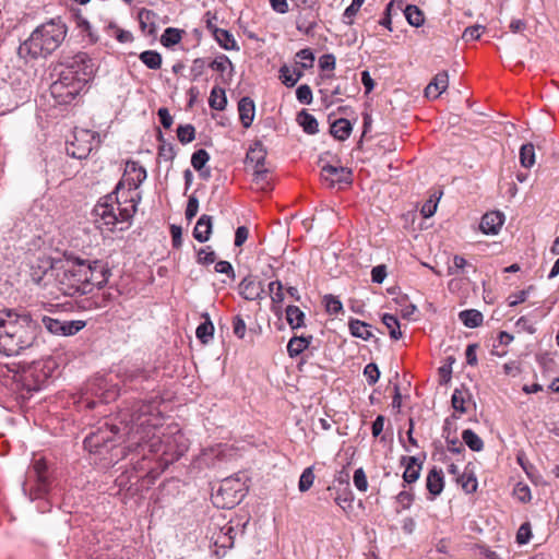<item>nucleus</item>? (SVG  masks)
<instances>
[{
    "label": "nucleus",
    "instance_id": "1",
    "mask_svg": "<svg viewBox=\"0 0 559 559\" xmlns=\"http://www.w3.org/2000/svg\"><path fill=\"white\" fill-rule=\"evenodd\" d=\"M152 403L138 402L133 405L130 419L126 424L130 449L147 447L151 453L163 452L169 456L166 462L178 460L188 449L181 431L175 427L169 432L159 433L162 417Z\"/></svg>",
    "mask_w": 559,
    "mask_h": 559
},
{
    "label": "nucleus",
    "instance_id": "2",
    "mask_svg": "<svg viewBox=\"0 0 559 559\" xmlns=\"http://www.w3.org/2000/svg\"><path fill=\"white\" fill-rule=\"evenodd\" d=\"M51 269L43 276L34 274L38 283L47 275H55V287L64 296L75 297L93 293L104 287L109 277V270L102 261H88L79 258L52 262L45 260L41 265Z\"/></svg>",
    "mask_w": 559,
    "mask_h": 559
},
{
    "label": "nucleus",
    "instance_id": "3",
    "mask_svg": "<svg viewBox=\"0 0 559 559\" xmlns=\"http://www.w3.org/2000/svg\"><path fill=\"white\" fill-rule=\"evenodd\" d=\"M39 326L26 312L0 311V354L19 355L34 345Z\"/></svg>",
    "mask_w": 559,
    "mask_h": 559
},
{
    "label": "nucleus",
    "instance_id": "4",
    "mask_svg": "<svg viewBox=\"0 0 559 559\" xmlns=\"http://www.w3.org/2000/svg\"><path fill=\"white\" fill-rule=\"evenodd\" d=\"M95 64L86 52L66 57L60 62L59 79L52 83L51 93L67 103L75 98L94 78Z\"/></svg>",
    "mask_w": 559,
    "mask_h": 559
},
{
    "label": "nucleus",
    "instance_id": "5",
    "mask_svg": "<svg viewBox=\"0 0 559 559\" xmlns=\"http://www.w3.org/2000/svg\"><path fill=\"white\" fill-rule=\"evenodd\" d=\"M68 34L67 25L61 19H51L38 25L17 48L21 59L28 61L47 58L56 51Z\"/></svg>",
    "mask_w": 559,
    "mask_h": 559
},
{
    "label": "nucleus",
    "instance_id": "6",
    "mask_svg": "<svg viewBox=\"0 0 559 559\" xmlns=\"http://www.w3.org/2000/svg\"><path fill=\"white\" fill-rule=\"evenodd\" d=\"M121 194L106 195L94 207V214L97 217L96 222L112 230L118 223H128L136 212V203L134 195L123 198Z\"/></svg>",
    "mask_w": 559,
    "mask_h": 559
},
{
    "label": "nucleus",
    "instance_id": "7",
    "mask_svg": "<svg viewBox=\"0 0 559 559\" xmlns=\"http://www.w3.org/2000/svg\"><path fill=\"white\" fill-rule=\"evenodd\" d=\"M146 179V170L138 162L128 160L121 180L116 187L115 194H121L122 198L134 195V202L138 204L140 194L136 192L141 183Z\"/></svg>",
    "mask_w": 559,
    "mask_h": 559
},
{
    "label": "nucleus",
    "instance_id": "8",
    "mask_svg": "<svg viewBox=\"0 0 559 559\" xmlns=\"http://www.w3.org/2000/svg\"><path fill=\"white\" fill-rule=\"evenodd\" d=\"M96 133L80 129L73 133V140L67 144V154L73 158H86L97 143Z\"/></svg>",
    "mask_w": 559,
    "mask_h": 559
},
{
    "label": "nucleus",
    "instance_id": "9",
    "mask_svg": "<svg viewBox=\"0 0 559 559\" xmlns=\"http://www.w3.org/2000/svg\"><path fill=\"white\" fill-rule=\"evenodd\" d=\"M116 426H108L98 428L96 431L91 432L84 440V445L91 452L102 453V449H108V443L112 442L118 433Z\"/></svg>",
    "mask_w": 559,
    "mask_h": 559
},
{
    "label": "nucleus",
    "instance_id": "10",
    "mask_svg": "<svg viewBox=\"0 0 559 559\" xmlns=\"http://www.w3.org/2000/svg\"><path fill=\"white\" fill-rule=\"evenodd\" d=\"M321 178L330 188L336 185H349L352 170L343 166L324 165L321 169Z\"/></svg>",
    "mask_w": 559,
    "mask_h": 559
},
{
    "label": "nucleus",
    "instance_id": "11",
    "mask_svg": "<svg viewBox=\"0 0 559 559\" xmlns=\"http://www.w3.org/2000/svg\"><path fill=\"white\" fill-rule=\"evenodd\" d=\"M239 293L247 300H260L263 298L264 287L252 276H246L239 284Z\"/></svg>",
    "mask_w": 559,
    "mask_h": 559
},
{
    "label": "nucleus",
    "instance_id": "12",
    "mask_svg": "<svg viewBox=\"0 0 559 559\" xmlns=\"http://www.w3.org/2000/svg\"><path fill=\"white\" fill-rule=\"evenodd\" d=\"M449 86V75L447 71L437 73L431 82L425 88L427 98L437 99Z\"/></svg>",
    "mask_w": 559,
    "mask_h": 559
},
{
    "label": "nucleus",
    "instance_id": "13",
    "mask_svg": "<svg viewBox=\"0 0 559 559\" xmlns=\"http://www.w3.org/2000/svg\"><path fill=\"white\" fill-rule=\"evenodd\" d=\"M504 223V215L499 211L486 213L480 222V229L487 235H497Z\"/></svg>",
    "mask_w": 559,
    "mask_h": 559
},
{
    "label": "nucleus",
    "instance_id": "14",
    "mask_svg": "<svg viewBox=\"0 0 559 559\" xmlns=\"http://www.w3.org/2000/svg\"><path fill=\"white\" fill-rule=\"evenodd\" d=\"M266 158V152L260 142L253 143V145L250 146L247 156L246 162L249 166L252 167L253 170L257 169H263L265 168L264 162Z\"/></svg>",
    "mask_w": 559,
    "mask_h": 559
},
{
    "label": "nucleus",
    "instance_id": "15",
    "mask_svg": "<svg viewBox=\"0 0 559 559\" xmlns=\"http://www.w3.org/2000/svg\"><path fill=\"white\" fill-rule=\"evenodd\" d=\"M401 464L405 465L404 481L407 484L415 483L420 475L421 462L415 456H402Z\"/></svg>",
    "mask_w": 559,
    "mask_h": 559
},
{
    "label": "nucleus",
    "instance_id": "16",
    "mask_svg": "<svg viewBox=\"0 0 559 559\" xmlns=\"http://www.w3.org/2000/svg\"><path fill=\"white\" fill-rule=\"evenodd\" d=\"M239 119L243 128H249L254 119L255 105L250 97H242L238 103Z\"/></svg>",
    "mask_w": 559,
    "mask_h": 559
},
{
    "label": "nucleus",
    "instance_id": "17",
    "mask_svg": "<svg viewBox=\"0 0 559 559\" xmlns=\"http://www.w3.org/2000/svg\"><path fill=\"white\" fill-rule=\"evenodd\" d=\"M269 295L271 297V300H272V307H271V310L277 314L281 312L282 310V305L284 302V299H285V294H284V286L282 284L281 281H273L271 283H269Z\"/></svg>",
    "mask_w": 559,
    "mask_h": 559
},
{
    "label": "nucleus",
    "instance_id": "18",
    "mask_svg": "<svg viewBox=\"0 0 559 559\" xmlns=\"http://www.w3.org/2000/svg\"><path fill=\"white\" fill-rule=\"evenodd\" d=\"M212 216L203 214L198 219L194 229H193V237L200 241L205 242L210 239V236L212 234Z\"/></svg>",
    "mask_w": 559,
    "mask_h": 559
},
{
    "label": "nucleus",
    "instance_id": "19",
    "mask_svg": "<svg viewBox=\"0 0 559 559\" xmlns=\"http://www.w3.org/2000/svg\"><path fill=\"white\" fill-rule=\"evenodd\" d=\"M426 487L433 497L442 492L444 487L442 469H438L436 467L430 469V472L427 475Z\"/></svg>",
    "mask_w": 559,
    "mask_h": 559
},
{
    "label": "nucleus",
    "instance_id": "20",
    "mask_svg": "<svg viewBox=\"0 0 559 559\" xmlns=\"http://www.w3.org/2000/svg\"><path fill=\"white\" fill-rule=\"evenodd\" d=\"M312 336H294L287 344V353L294 358L300 355L310 345Z\"/></svg>",
    "mask_w": 559,
    "mask_h": 559
},
{
    "label": "nucleus",
    "instance_id": "21",
    "mask_svg": "<svg viewBox=\"0 0 559 559\" xmlns=\"http://www.w3.org/2000/svg\"><path fill=\"white\" fill-rule=\"evenodd\" d=\"M214 38L219 46L226 50H239L234 36L226 29L215 28L213 31Z\"/></svg>",
    "mask_w": 559,
    "mask_h": 559
},
{
    "label": "nucleus",
    "instance_id": "22",
    "mask_svg": "<svg viewBox=\"0 0 559 559\" xmlns=\"http://www.w3.org/2000/svg\"><path fill=\"white\" fill-rule=\"evenodd\" d=\"M297 121L306 133L316 134L319 132L317 119L308 111L301 110L297 116Z\"/></svg>",
    "mask_w": 559,
    "mask_h": 559
},
{
    "label": "nucleus",
    "instance_id": "23",
    "mask_svg": "<svg viewBox=\"0 0 559 559\" xmlns=\"http://www.w3.org/2000/svg\"><path fill=\"white\" fill-rule=\"evenodd\" d=\"M352 124L349 120L341 118L335 120L331 126V134L341 141L346 140L352 132Z\"/></svg>",
    "mask_w": 559,
    "mask_h": 559
},
{
    "label": "nucleus",
    "instance_id": "24",
    "mask_svg": "<svg viewBox=\"0 0 559 559\" xmlns=\"http://www.w3.org/2000/svg\"><path fill=\"white\" fill-rule=\"evenodd\" d=\"M45 260L46 259L38 260L37 265H32V269H31V280H32V282L34 284L38 285V286H41V287H48L51 283L55 285V275H47L45 277V280H43V283H38L34 278V274L35 273L38 276H43L44 273H48L51 270V269H45L44 266H41L44 264Z\"/></svg>",
    "mask_w": 559,
    "mask_h": 559
},
{
    "label": "nucleus",
    "instance_id": "25",
    "mask_svg": "<svg viewBox=\"0 0 559 559\" xmlns=\"http://www.w3.org/2000/svg\"><path fill=\"white\" fill-rule=\"evenodd\" d=\"M302 75L304 73L300 70L294 69L292 71L287 66H283L280 69V79L287 87L295 86Z\"/></svg>",
    "mask_w": 559,
    "mask_h": 559
},
{
    "label": "nucleus",
    "instance_id": "26",
    "mask_svg": "<svg viewBox=\"0 0 559 559\" xmlns=\"http://www.w3.org/2000/svg\"><path fill=\"white\" fill-rule=\"evenodd\" d=\"M460 320L463 322V324L467 328H477L483 323V314L478 310H464L461 311Z\"/></svg>",
    "mask_w": 559,
    "mask_h": 559
},
{
    "label": "nucleus",
    "instance_id": "27",
    "mask_svg": "<svg viewBox=\"0 0 559 559\" xmlns=\"http://www.w3.org/2000/svg\"><path fill=\"white\" fill-rule=\"evenodd\" d=\"M404 14L412 26L419 27L425 22L424 13L417 5L408 4L404 10Z\"/></svg>",
    "mask_w": 559,
    "mask_h": 559
},
{
    "label": "nucleus",
    "instance_id": "28",
    "mask_svg": "<svg viewBox=\"0 0 559 559\" xmlns=\"http://www.w3.org/2000/svg\"><path fill=\"white\" fill-rule=\"evenodd\" d=\"M369 325L360 320L352 319L349 321V331L352 335L362 338L369 340L372 336L371 331L369 330Z\"/></svg>",
    "mask_w": 559,
    "mask_h": 559
},
{
    "label": "nucleus",
    "instance_id": "29",
    "mask_svg": "<svg viewBox=\"0 0 559 559\" xmlns=\"http://www.w3.org/2000/svg\"><path fill=\"white\" fill-rule=\"evenodd\" d=\"M286 320L292 329H298L304 325L305 313L297 306H288Z\"/></svg>",
    "mask_w": 559,
    "mask_h": 559
},
{
    "label": "nucleus",
    "instance_id": "30",
    "mask_svg": "<svg viewBox=\"0 0 559 559\" xmlns=\"http://www.w3.org/2000/svg\"><path fill=\"white\" fill-rule=\"evenodd\" d=\"M85 326V322L81 320L61 321L57 335L71 336L76 334Z\"/></svg>",
    "mask_w": 559,
    "mask_h": 559
},
{
    "label": "nucleus",
    "instance_id": "31",
    "mask_svg": "<svg viewBox=\"0 0 559 559\" xmlns=\"http://www.w3.org/2000/svg\"><path fill=\"white\" fill-rule=\"evenodd\" d=\"M210 107L215 110H223L226 107L227 98L223 88L214 87L209 98Z\"/></svg>",
    "mask_w": 559,
    "mask_h": 559
},
{
    "label": "nucleus",
    "instance_id": "32",
    "mask_svg": "<svg viewBox=\"0 0 559 559\" xmlns=\"http://www.w3.org/2000/svg\"><path fill=\"white\" fill-rule=\"evenodd\" d=\"M520 163L525 168H531L535 164V148L532 143H526L521 146Z\"/></svg>",
    "mask_w": 559,
    "mask_h": 559
},
{
    "label": "nucleus",
    "instance_id": "33",
    "mask_svg": "<svg viewBox=\"0 0 559 559\" xmlns=\"http://www.w3.org/2000/svg\"><path fill=\"white\" fill-rule=\"evenodd\" d=\"M382 323L389 330L391 338L400 340L402 337V332L400 330V322L395 316L389 314V313L383 314Z\"/></svg>",
    "mask_w": 559,
    "mask_h": 559
},
{
    "label": "nucleus",
    "instance_id": "34",
    "mask_svg": "<svg viewBox=\"0 0 559 559\" xmlns=\"http://www.w3.org/2000/svg\"><path fill=\"white\" fill-rule=\"evenodd\" d=\"M140 60L152 70H157L162 66V56L154 50H145L140 55Z\"/></svg>",
    "mask_w": 559,
    "mask_h": 559
},
{
    "label": "nucleus",
    "instance_id": "35",
    "mask_svg": "<svg viewBox=\"0 0 559 559\" xmlns=\"http://www.w3.org/2000/svg\"><path fill=\"white\" fill-rule=\"evenodd\" d=\"M252 181L257 190L267 191L271 189L269 171L266 168L253 170Z\"/></svg>",
    "mask_w": 559,
    "mask_h": 559
},
{
    "label": "nucleus",
    "instance_id": "36",
    "mask_svg": "<svg viewBox=\"0 0 559 559\" xmlns=\"http://www.w3.org/2000/svg\"><path fill=\"white\" fill-rule=\"evenodd\" d=\"M462 439L473 451L479 452L484 448L483 440L472 429H465L462 433Z\"/></svg>",
    "mask_w": 559,
    "mask_h": 559
},
{
    "label": "nucleus",
    "instance_id": "37",
    "mask_svg": "<svg viewBox=\"0 0 559 559\" xmlns=\"http://www.w3.org/2000/svg\"><path fill=\"white\" fill-rule=\"evenodd\" d=\"M182 31L174 27H168L164 31L160 41L165 47H171L181 40Z\"/></svg>",
    "mask_w": 559,
    "mask_h": 559
},
{
    "label": "nucleus",
    "instance_id": "38",
    "mask_svg": "<svg viewBox=\"0 0 559 559\" xmlns=\"http://www.w3.org/2000/svg\"><path fill=\"white\" fill-rule=\"evenodd\" d=\"M466 396H467V393L465 391H463L461 389L454 390L452 397H451V403H452V407L454 408L455 412H459L460 414L466 413V408H465Z\"/></svg>",
    "mask_w": 559,
    "mask_h": 559
},
{
    "label": "nucleus",
    "instance_id": "39",
    "mask_svg": "<svg viewBox=\"0 0 559 559\" xmlns=\"http://www.w3.org/2000/svg\"><path fill=\"white\" fill-rule=\"evenodd\" d=\"M214 326L212 322L207 319L204 323H201L195 331L197 337L203 343L206 344L213 337Z\"/></svg>",
    "mask_w": 559,
    "mask_h": 559
},
{
    "label": "nucleus",
    "instance_id": "40",
    "mask_svg": "<svg viewBox=\"0 0 559 559\" xmlns=\"http://www.w3.org/2000/svg\"><path fill=\"white\" fill-rule=\"evenodd\" d=\"M177 136L182 144H188L194 140L195 129L189 123L179 126L177 129Z\"/></svg>",
    "mask_w": 559,
    "mask_h": 559
},
{
    "label": "nucleus",
    "instance_id": "41",
    "mask_svg": "<svg viewBox=\"0 0 559 559\" xmlns=\"http://www.w3.org/2000/svg\"><path fill=\"white\" fill-rule=\"evenodd\" d=\"M314 481V474L312 467H307L300 475L298 488L301 492H305L311 488Z\"/></svg>",
    "mask_w": 559,
    "mask_h": 559
},
{
    "label": "nucleus",
    "instance_id": "42",
    "mask_svg": "<svg viewBox=\"0 0 559 559\" xmlns=\"http://www.w3.org/2000/svg\"><path fill=\"white\" fill-rule=\"evenodd\" d=\"M209 159H210L209 153L205 150L200 148L192 154L191 165L195 170L199 171L204 167V165L209 162Z\"/></svg>",
    "mask_w": 559,
    "mask_h": 559
},
{
    "label": "nucleus",
    "instance_id": "43",
    "mask_svg": "<svg viewBox=\"0 0 559 559\" xmlns=\"http://www.w3.org/2000/svg\"><path fill=\"white\" fill-rule=\"evenodd\" d=\"M457 481L461 484L463 490L467 493L474 492L477 489V480L472 473H464L460 476Z\"/></svg>",
    "mask_w": 559,
    "mask_h": 559
},
{
    "label": "nucleus",
    "instance_id": "44",
    "mask_svg": "<svg viewBox=\"0 0 559 559\" xmlns=\"http://www.w3.org/2000/svg\"><path fill=\"white\" fill-rule=\"evenodd\" d=\"M296 58L299 59V64L302 69H310L313 67L314 55L311 49L305 48L296 53Z\"/></svg>",
    "mask_w": 559,
    "mask_h": 559
},
{
    "label": "nucleus",
    "instance_id": "45",
    "mask_svg": "<svg viewBox=\"0 0 559 559\" xmlns=\"http://www.w3.org/2000/svg\"><path fill=\"white\" fill-rule=\"evenodd\" d=\"M324 305L326 312L330 314H338L340 312H343V305L341 300L333 295L324 296Z\"/></svg>",
    "mask_w": 559,
    "mask_h": 559
},
{
    "label": "nucleus",
    "instance_id": "46",
    "mask_svg": "<svg viewBox=\"0 0 559 559\" xmlns=\"http://www.w3.org/2000/svg\"><path fill=\"white\" fill-rule=\"evenodd\" d=\"M485 27L483 25L476 24L473 26H468L464 29L462 34V39L464 41H472L478 39L484 33Z\"/></svg>",
    "mask_w": 559,
    "mask_h": 559
},
{
    "label": "nucleus",
    "instance_id": "47",
    "mask_svg": "<svg viewBox=\"0 0 559 559\" xmlns=\"http://www.w3.org/2000/svg\"><path fill=\"white\" fill-rule=\"evenodd\" d=\"M364 374L367 379L369 385H373L378 382L380 378V371L376 364L370 362L364 369Z\"/></svg>",
    "mask_w": 559,
    "mask_h": 559
},
{
    "label": "nucleus",
    "instance_id": "48",
    "mask_svg": "<svg viewBox=\"0 0 559 559\" xmlns=\"http://www.w3.org/2000/svg\"><path fill=\"white\" fill-rule=\"evenodd\" d=\"M33 468L36 474L38 484L41 487L40 489H44V487L46 485V479H47L46 478V469H47L46 462L44 460L35 461Z\"/></svg>",
    "mask_w": 559,
    "mask_h": 559
},
{
    "label": "nucleus",
    "instance_id": "49",
    "mask_svg": "<svg viewBox=\"0 0 559 559\" xmlns=\"http://www.w3.org/2000/svg\"><path fill=\"white\" fill-rule=\"evenodd\" d=\"M297 99L305 105L312 103V91L309 85L302 84L296 90Z\"/></svg>",
    "mask_w": 559,
    "mask_h": 559
},
{
    "label": "nucleus",
    "instance_id": "50",
    "mask_svg": "<svg viewBox=\"0 0 559 559\" xmlns=\"http://www.w3.org/2000/svg\"><path fill=\"white\" fill-rule=\"evenodd\" d=\"M353 481H354V485L355 487L359 490V491H367L368 489V480H367V476L364 472V469L360 467V468H357L354 473V477H353Z\"/></svg>",
    "mask_w": 559,
    "mask_h": 559
},
{
    "label": "nucleus",
    "instance_id": "51",
    "mask_svg": "<svg viewBox=\"0 0 559 559\" xmlns=\"http://www.w3.org/2000/svg\"><path fill=\"white\" fill-rule=\"evenodd\" d=\"M215 259V252L210 247L201 248L198 251V262L201 264H211Z\"/></svg>",
    "mask_w": 559,
    "mask_h": 559
},
{
    "label": "nucleus",
    "instance_id": "52",
    "mask_svg": "<svg viewBox=\"0 0 559 559\" xmlns=\"http://www.w3.org/2000/svg\"><path fill=\"white\" fill-rule=\"evenodd\" d=\"M514 496L521 502H527L531 500V490L527 485L519 483L514 488Z\"/></svg>",
    "mask_w": 559,
    "mask_h": 559
},
{
    "label": "nucleus",
    "instance_id": "53",
    "mask_svg": "<svg viewBox=\"0 0 559 559\" xmlns=\"http://www.w3.org/2000/svg\"><path fill=\"white\" fill-rule=\"evenodd\" d=\"M533 286H530L527 289L520 290L509 297V306L515 307L519 304L524 302L527 299L528 293L533 289Z\"/></svg>",
    "mask_w": 559,
    "mask_h": 559
},
{
    "label": "nucleus",
    "instance_id": "54",
    "mask_svg": "<svg viewBox=\"0 0 559 559\" xmlns=\"http://www.w3.org/2000/svg\"><path fill=\"white\" fill-rule=\"evenodd\" d=\"M227 66L231 67V62H230L229 58L224 55L215 58L210 64L212 70L222 72V73L227 69Z\"/></svg>",
    "mask_w": 559,
    "mask_h": 559
},
{
    "label": "nucleus",
    "instance_id": "55",
    "mask_svg": "<svg viewBox=\"0 0 559 559\" xmlns=\"http://www.w3.org/2000/svg\"><path fill=\"white\" fill-rule=\"evenodd\" d=\"M41 322L51 334H58L61 323L60 320L45 316L43 317Z\"/></svg>",
    "mask_w": 559,
    "mask_h": 559
},
{
    "label": "nucleus",
    "instance_id": "56",
    "mask_svg": "<svg viewBox=\"0 0 559 559\" xmlns=\"http://www.w3.org/2000/svg\"><path fill=\"white\" fill-rule=\"evenodd\" d=\"M386 277V266L381 264L371 270V278L373 283L381 284Z\"/></svg>",
    "mask_w": 559,
    "mask_h": 559
},
{
    "label": "nucleus",
    "instance_id": "57",
    "mask_svg": "<svg viewBox=\"0 0 559 559\" xmlns=\"http://www.w3.org/2000/svg\"><path fill=\"white\" fill-rule=\"evenodd\" d=\"M531 538V527L528 523H524L520 526L516 534V542L520 545L526 544Z\"/></svg>",
    "mask_w": 559,
    "mask_h": 559
},
{
    "label": "nucleus",
    "instance_id": "58",
    "mask_svg": "<svg viewBox=\"0 0 559 559\" xmlns=\"http://www.w3.org/2000/svg\"><path fill=\"white\" fill-rule=\"evenodd\" d=\"M124 382H132L140 377H144V371L140 368H127L124 369L123 373L121 374Z\"/></svg>",
    "mask_w": 559,
    "mask_h": 559
},
{
    "label": "nucleus",
    "instance_id": "59",
    "mask_svg": "<svg viewBox=\"0 0 559 559\" xmlns=\"http://www.w3.org/2000/svg\"><path fill=\"white\" fill-rule=\"evenodd\" d=\"M199 211V201L195 197H190L186 209V217L191 221Z\"/></svg>",
    "mask_w": 559,
    "mask_h": 559
},
{
    "label": "nucleus",
    "instance_id": "60",
    "mask_svg": "<svg viewBox=\"0 0 559 559\" xmlns=\"http://www.w3.org/2000/svg\"><path fill=\"white\" fill-rule=\"evenodd\" d=\"M437 205H438V201L433 200L432 198H430L429 200H427L423 207H421V214L424 217H431L436 211H437Z\"/></svg>",
    "mask_w": 559,
    "mask_h": 559
},
{
    "label": "nucleus",
    "instance_id": "61",
    "mask_svg": "<svg viewBox=\"0 0 559 559\" xmlns=\"http://www.w3.org/2000/svg\"><path fill=\"white\" fill-rule=\"evenodd\" d=\"M150 17H151V12L150 11L141 12L140 13V24H141V27L147 34H152L154 32V26H153V23L150 22Z\"/></svg>",
    "mask_w": 559,
    "mask_h": 559
},
{
    "label": "nucleus",
    "instance_id": "62",
    "mask_svg": "<svg viewBox=\"0 0 559 559\" xmlns=\"http://www.w3.org/2000/svg\"><path fill=\"white\" fill-rule=\"evenodd\" d=\"M249 230L246 226H239L235 233V246L241 247L248 239Z\"/></svg>",
    "mask_w": 559,
    "mask_h": 559
},
{
    "label": "nucleus",
    "instance_id": "63",
    "mask_svg": "<svg viewBox=\"0 0 559 559\" xmlns=\"http://www.w3.org/2000/svg\"><path fill=\"white\" fill-rule=\"evenodd\" d=\"M233 329L236 336L243 338L246 334V323L240 316L235 317L233 322Z\"/></svg>",
    "mask_w": 559,
    "mask_h": 559
},
{
    "label": "nucleus",
    "instance_id": "64",
    "mask_svg": "<svg viewBox=\"0 0 559 559\" xmlns=\"http://www.w3.org/2000/svg\"><path fill=\"white\" fill-rule=\"evenodd\" d=\"M319 64L322 70H334L335 57L331 53L323 55L319 59Z\"/></svg>",
    "mask_w": 559,
    "mask_h": 559
}]
</instances>
